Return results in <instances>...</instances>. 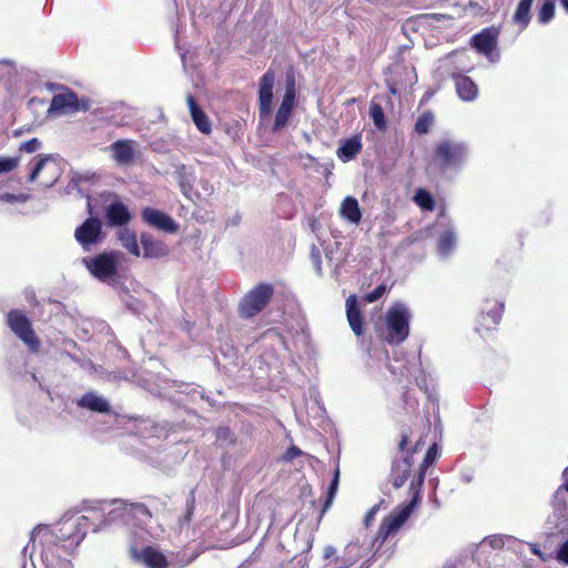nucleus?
<instances>
[{
    "mask_svg": "<svg viewBox=\"0 0 568 568\" xmlns=\"http://www.w3.org/2000/svg\"><path fill=\"white\" fill-rule=\"evenodd\" d=\"M379 506L374 505L365 515L364 523L366 526L369 525V523L374 519L376 513L378 511Z\"/></svg>",
    "mask_w": 568,
    "mask_h": 568,
    "instance_id": "nucleus-55",
    "label": "nucleus"
},
{
    "mask_svg": "<svg viewBox=\"0 0 568 568\" xmlns=\"http://www.w3.org/2000/svg\"><path fill=\"white\" fill-rule=\"evenodd\" d=\"M89 180V178L84 176V175H81V174H74L71 179V182L70 184L78 190V192L81 194V195H84V192L82 191L81 189V183L82 181H87Z\"/></svg>",
    "mask_w": 568,
    "mask_h": 568,
    "instance_id": "nucleus-54",
    "label": "nucleus"
},
{
    "mask_svg": "<svg viewBox=\"0 0 568 568\" xmlns=\"http://www.w3.org/2000/svg\"><path fill=\"white\" fill-rule=\"evenodd\" d=\"M302 161L303 165L305 168H308L313 162H315V158L310 154H306L305 156L302 158Z\"/></svg>",
    "mask_w": 568,
    "mask_h": 568,
    "instance_id": "nucleus-59",
    "label": "nucleus"
},
{
    "mask_svg": "<svg viewBox=\"0 0 568 568\" xmlns=\"http://www.w3.org/2000/svg\"><path fill=\"white\" fill-rule=\"evenodd\" d=\"M239 223V217H234L232 221H231V224L232 225H236Z\"/></svg>",
    "mask_w": 568,
    "mask_h": 568,
    "instance_id": "nucleus-64",
    "label": "nucleus"
},
{
    "mask_svg": "<svg viewBox=\"0 0 568 568\" xmlns=\"http://www.w3.org/2000/svg\"><path fill=\"white\" fill-rule=\"evenodd\" d=\"M555 0H542L537 6V22L541 26L548 24L555 17Z\"/></svg>",
    "mask_w": 568,
    "mask_h": 568,
    "instance_id": "nucleus-32",
    "label": "nucleus"
},
{
    "mask_svg": "<svg viewBox=\"0 0 568 568\" xmlns=\"http://www.w3.org/2000/svg\"><path fill=\"white\" fill-rule=\"evenodd\" d=\"M27 200H28V195H26V194H13V193H8V192L0 194V202L24 203V202H27Z\"/></svg>",
    "mask_w": 568,
    "mask_h": 568,
    "instance_id": "nucleus-49",
    "label": "nucleus"
},
{
    "mask_svg": "<svg viewBox=\"0 0 568 568\" xmlns=\"http://www.w3.org/2000/svg\"><path fill=\"white\" fill-rule=\"evenodd\" d=\"M42 146L41 141L38 138H32L26 142H22L19 146L20 152L34 153Z\"/></svg>",
    "mask_w": 568,
    "mask_h": 568,
    "instance_id": "nucleus-47",
    "label": "nucleus"
},
{
    "mask_svg": "<svg viewBox=\"0 0 568 568\" xmlns=\"http://www.w3.org/2000/svg\"><path fill=\"white\" fill-rule=\"evenodd\" d=\"M325 256L328 261V264L333 266V276L338 277V268L343 266V258L342 257H335L333 248L326 247L325 248Z\"/></svg>",
    "mask_w": 568,
    "mask_h": 568,
    "instance_id": "nucleus-44",
    "label": "nucleus"
},
{
    "mask_svg": "<svg viewBox=\"0 0 568 568\" xmlns=\"http://www.w3.org/2000/svg\"><path fill=\"white\" fill-rule=\"evenodd\" d=\"M295 81L294 78L292 77L287 80L285 93L280 105L293 110L295 104Z\"/></svg>",
    "mask_w": 568,
    "mask_h": 568,
    "instance_id": "nucleus-39",
    "label": "nucleus"
},
{
    "mask_svg": "<svg viewBox=\"0 0 568 568\" xmlns=\"http://www.w3.org/2000/svg\"><path fill=\"white\" fill-rule=\"evenodd\" d=\"M413 465V453L407 452L400 458L395 459L389 475L394 488H400L407 480Z\"/></svg>",
    "mask_w": 568,
    "mask_h": 568,
    "instance_id": "nucleus-19",
    "label": "nucleus"
},
{
    "mask_svg": "<svg viewBox=\"0 0 568 568\" xmlns=\"http://www.w3.org/2000/svg\"><path fill=\"white\" fill-rule=\"evenodd\" d=\"M186 102L192 121L197 128V130L204 134L211 133V121L209 120L207 115L202 110V108L196 103L192 94H187Z\"/></svg>",
    "mask_w": 568,
    "mask_h": 568,
    "instance_id": "nucleus-28",
    "label": "nucleus"
},
{
    "mask_svg": "<svg viewBox=\"0 0 568 568\" xmlns=\"http://www.w3.org/2000/svg\"><path fill=\"white\" fill-rule=\"evenodd\" d=\"M179 186H180L182 193L185 196L190 197V192L192 190V183L185 173H182V172L179 173Z\"/></svg>",
    "mask_w": 568,
    "mask_h": 568,
    "instance_id": "nucleus-51",
    "label": "nucleus"
},
{
    "mask_svg": "<svg viewBox=\"0 0 568 568\" xmlns=\"http://www.w3.org/2000/svg\"><path fill=\"white\" fill-rule=\"evenodd\" d=\"M425 476L426 471L419 468L417 475L412 479L409 485V494L412 495L410 500L406 505L393 511V514L383 521L379 528V535L383 540L397 531L406 523L415 508L420 504Z\"/></svg>",
    "mask_w": 568,
    "mask_h": 568,
    "instance_id": "nucleus-4",
    "label": "nucleus"
},
{
    "mask_svg": "<svg viewBox=\"0 0 568 568\" xmlns=\"http://www.w3.org/2000/svg\"><path fill=\"white\" fill-rule=\"evenodd\" d=\"M346 316L354 334L361 336L364 332V318L355 295H349L346 300Z\"/></svg>",
    "mask_w": 568,
    "mask_h": 568,
    "instance_id": "nucleus-23",
    "label": "nucleus"
},
{
    "mask_svg": "<svg viewBox=\"0 0 568 568\" xmlns=\"http://www.w3.org/2000/svg\"><path fill=\"white\" fill-rule=\"evenodd\" d=\"M74 237L84 251L103 240L102 223L99 217H88L74 231Z\"/></svg>",
    "mask_w": 568,
    "mask_h": 568,
    "instance_id": "nucleus-13",
    "label": "nucleus"
},
{
    "mask_svg": "<svg viewBox=\"0 0 568 568\" xmlns=\"http://www.w3.org/2000/svg\"><path fill=\"white\" fill-rule=\"evenodd\" d=\"M77 405L80 408L90 410L98 414H110L111 405L109 400L99 395L97 392H87L80 398L77 399Z\"/></svg>",
    "mask_w": 568,
    "mask_h": 568,
    "instance_id": "nucleus-20",
    "label": "nucleus"
},
{
    "mask_svg": "<svg viewBox=\"0 0 568 568\" xmlns=\"http://www.w3.org/2000/svg\"><path fill=\"white\" fill-rule=\"evenodd\" d=\"M292 112L293 110L280 105L275 114L272 131L278 132L283 128H285L288 122V119L291 118Z\"/></svg>",
    "mask_w": 568,
    "mask_h": 568,
    "instance_id": "nucleus-38",
    "label": "nucleus"
},
{
    "mask_svg": "<svg viewBox=\"0 0 568 568\" xmlns=\"http://www.w3.org/2000/svg\"><path fill=\"white\" fill-rule=\"evenodd\" d=\"M134 558L148 568H166L165 556L153 547H144L140 552L134 551Z\"/></svg>",
    "mask_w": 568,
    "mask_h": 568,
    "instance_id": "nucleus-25",
    "label": "nucleus"
},
{
    "mask_svg": "<svg viewBox=\"0 0 568 568\" xmlns=\"http://www.w3.org/2000/svg\"><path fill=\"white\" fill-rule=\"evenodd\" d=\"M60 535L51 531L47 526L38 525L31 532L30 542L23 547L21 554L29 556L33 562V552L39 542L40 556L45 568H73L71 561L63 557L69 554V547L75 546L74 536L68 530H61Z\"/></svg>",
    "mask_w": 568,
    "mask_h": 568,
    "instance_id": "nucleus-2",
    "label": "nucleus"
},
{
    "mask_svg": "<svg viewBox=\"0 0 568 568\" xmlns=\"http://www.w3.org/2000/svg\"><path fill=\"white\" fill-rule=\"evenodd\" d=\"M359 556L358 545L355 542H349L345 547L344 557H342V565L344 567L351 566Z\"/></svg>",
    "mask_w": 568,
    "mask_h": 568,
    "instance_id": "nucleus-41",
    "label": "nucleus"
},
{
    "mask_svg": "<svg viewBox=\"0 0 568 568\" xmlns=\"http://www.w3.org/2000/svg\"><path fill=\"white\" fill-rule=\"evenodd\" d=\"M48 89H50L51 91H54V90H58L61 88L60 84H57V83H48L47 84Z\"/></svg>",
    "mask_w": 568,
    "mask_h": 568,
    "instance_id": "nucleus-61",
    "label": "nucleus"
},
{
    "mask_svg": "<svg viewBox=\"0 0 568 568\" xmlns=\"http://www.w3.org/2000/svg\"><path fill=\"white\" fill-rule=\"evenodd\" d=\"M457 95L463 101H474L478 95L477 84L467 75L453 74Z\"/></svg>",
    "mask_w": 568,
    "mask_h": 568,
    "instance_id": "nucleus-26",
    "label": "nucleus"
},
{
    "mask_svg": "<svg viewBox=\"0 0 568 568\" xmlns=\"http://www.w3.org/2000/svg\"><path fill=\"white\" fill-rule=\"evenodd\" d=\"M125 306L135 315H141L145 310V304L134 296H129Z\"/></svg>",
    "mask_w": 568,
    "mask_h": 568,
    "instance_id": "nucleus-46",
    "label": "nucleus"
},
{
    "mask_svg": "<svg viewBox=\"0 0 568 568\" xmlns=\"http://www.w3.org/2000/svg\"><path fill=\"white\" fill-rule=\"evenodd\" d=\"M311 261L313 266L318 275H322V258L321 251L316 245H312L311 247Z\"/></svg>",
    "mask_w": 568,
    "mask_h": 568,
    "instance_id": "nucleus-48",
    "label": "nucleus"
},
{
    "mask_svg": "<svg viewBox=\"0 0 568 568\" xmlns=\"http://www.w3.org/2000/svg\"><path fill=\"white\" fill-rule=\"evenodd\" d=\"M534 0H519L511 17V23L518 28L519 32L525 31L532 18Z\"/></svg>",
    "mask_w": 568,
    "mask_h": 568,
    "instance_id": "nucleus-27",
    "label": "nucleus"
},
{
    "mask_svg": "<svg viewBox=\"0 0 568 568\" xmlns=\"http://www.w3.org/2000/svg\"><path fill=\"white\" fill-rule=\"evenodd\" d=\"M53 160H54V155L53 154H38L33 159V161L30 163V164H32V166L30 169L28 181L29 182H34L38 179L40 172L45 166V164L48 162H50V161H53Z\"/></svg>",
    "mask_w": 568,
    "mask_h": 568,
    "instance_id": "nucleus-34",
    "label": "nucleus"
},
{
    "mask_svg": "<svg viewBox=\"0 0 568 568\" xmlns=\"http://www.w3.org/2000/svg\"><path fill=\"white\" fill-rule=\"evenodd\" d=\"M369 115L373 120L374 125L378 130H385L386 119L383 108L378 103H372L369 108Z\"/></svg>",
    "mask_w": 568,
    "mask_h": 568,
    "instance_id": "nucleus-40",
    "label": "nucleus"
},
{
    "mask_svg": "<svg viewBox=\"0 0 568 568\" xmlns=\"http://www.w3.org/2000/svg\"><path fill=\"white\" fill-rule=\"evenodd\" d=\"M140 241L144 258H160L170 253L169 246L164 242L156 240L149 233H141Z\"/></svg>",
    "mask_w": 568,
    "mask_h": 568,
    "instance_id": "nucleus-21",
    "label": "nucleus"
},
{
    "mask_svg": "<svg viewBox=\"0 0 568 568\" xmlns=\"http://www.w3.org/2000/svg\"><path fill=\"white\" fill-rule=\"evenodd\" d=\"M362 135L355 134L348 139L341 141V145L336 151V155L343 163H347L355 159V156L362 151Z\"/></svg>",
    "mask_w": 568,
    "mask_h": 568,
    "instance_id": "nucleus-24",
    "label": "nucleus"
},
{
    "mask_svg": "<svg viewBox=\"0 0 568 568\" xmlns=\"http://www.w3.org/2000/svg\"><path fill=\"white\" fill-rule=\"evenodd\" d=\"M559 1H560L561 7L564 8V10L566 11V13H568V0H559Z\"/></svg>",
    "mask_w": 568,
    "mask_h": 568,
    "instance_id": "nucleus-62",
    "label": "nucleus"
},
{
    "mask_svg": "<svg viewBox=\"0 0 568 568\" xmlns=\"http://www.w3.org/2000/svg\"><path fill=\"white\" fill-rule=\"evenodd\" d=\"M407 443H408V436L405 435V434L402 435V438H400L399 444H398V448H399L400 452H404Z\"/></svg>",
    "mask_w": 568,
    "mask_h": 568,
    "instance_id": "nucleus-60",
    "label": "nucleus"
},
{
    "mask_svg": "<svg viewBox=\"0 0 568 568\" xmlns=\"http://www.w3.org/2000/svg\"><path fill=\"white\" fill-rule=\"evenodd\" d=\"M386 293V285H377L372 292L367 293L365 298L367 302L373 303L379 300Z\"/></svg>",
    "mask_w": 568,
    "mask_h": 568,
    "instance_id": "nucleus-50",
    "label": "nucleus"
},
{
    "mask_svg": "<svg viewBox=\"0 0 568 568\" xmlns=\"http://www.w3.org/2000/svg\"><path fill=\"white\" fill-rule=\"evenodd\" d=\"M341 215L353 224H358L362 220V212L358 201L353 196H346L341 205Z\"/></svg>",
    "mask_w": 568,
    "mask_h": 568,
    "instance_id": "nucleus-30",
    "label": "nucleus"
},
{
    "mask_svg": "<svg viewBox=\"0 0 568 568\" xmlns=\"http://www.w3.org/2000/svg\"><path fill=\"white\" fill-rule=\"evenodd\" d=\"M434 114L430 111L423 112L415 122L414 130L418 135L427 134L434 124Z\"/></svg>",
    "mask_w": 568,
    "mask_h": 568,
    "instance_id": "nucleus-35",
    "label": "nucleus"
},
{
    "mask_svg": "<svg viewBox=\"0 0 568 568\" xmlns=\"http://www.w3.org/2000/svg\"><path fill=\"white\" fill-rule=\"evenodd\" d=\"M80 110H88V101H80L75 92L65 89V92L53 95L48 112L64 114Z\"/></svg>",
    "mask_w": 568,
    "mask_h": 568,
    "instance_id": "nucleus-14",
    "label": "nucleus"
},
{
    "mask_svg": "<svg viewBox=\"0 0 568 568\" xmlns=\"http://www.w3.org/2000/svg\"><path fill=\"white\" fill-rule=\"evenodd\" d=\"M412 312L403 302H396L386 313L385 341L392 345L402 344L409 335Z\"/></svg>",
    "mask_w": 568,
    "mask_h": 568,
    "instance_id": "nucleus-5",
    "label": "nucleus"
},
{
    "mask_svg": "<svg viewBox=\"0 0 568 568\" xmlns=\"http://www.w3.org/2000/svg\"><path fill=\"white\" fill-rule=\"evenodd\" d=\"M417 81L415 69L407 65L395 64L388 68L385 79L389 94L396 95L407 87H412Z\"/></svg>",
    "mask_w": 568,
    "mask_h": 568,
    "instance_id": "nucleus-12",
    "label": "nucleus"
},
{
    "mask_svg": "<svg viewBox=\"0 0 568 568\" xmlns=\"http://www.w3.org/2000/svg\"><path fill=\"white\" fill-rule=\"evenodd\" d=\"M154 503V498H150L149 504L129 503L123 499L98 500L88 508L89 516L83 515L75 521H64L61 530H68L74 536L77 547L84 539L89 527L97 532L112 524L133 527L146 525L152 517L151 507Z\"/></svg>",
    "mask_w": 568,
    "mask_h": 568,
    "instance_id": "nucleus-1",
    "label": "nucleus"
},
{
    "mask_svg": "<svg viewBox=\"0 0 568 568\" xmlns=\"http://www.w3.org/2000/svg\"><path fill=\"white\" fill-rule=\"evenodd\" d=\"M263 347L261 361L268 367L280 368L281 352L288 351L287 343L276 328L265 331L260 337Z\"/></svg>",
    "mask_w": 568,
    "mask_h": 568,
    "instance_id": "nucleus-10",
    "label": "nucleus"
},
{
    "mask_svg": "<svg viewBox=\"0 0 568 568\" xmlns=\"http://www.w3.org/2000/svg\"><path fill=\"white\" fill-rule=\"evenodd\" d=\"M105 219L110 226H124L130 222L131 213L122 202L114 201L106 206Z\"/></svg>",
    "mask_w": 568,
    "mask_h": 568,
    "instance_id": "nucleus-22",
    "label": "nucleus"
},
{
    "mask_svg": "<svg viewBox=\"0 0 568 568\" xmlns=\"http://www.w3.org/2000/svg\"><path fill=\"white\" fill-rule=\"evenodd\" d=\"M192 509H193V505H191L190 508L187 509L186 519H190V517L192 515Z\"/></svg>",
    "mask_w": 568,
    "mask_h": 568,
    "instance_id": "nucleus-63",
    "label": "nucleus"
},
{
    "mask_svg": "<svg viewBox=\"0 0 568 568\" xmlns=\"http://www.w3.org/2000/svg\"><path fill=\"white\" fill-rule=\"evenodd\" d=\"M119 256L120 253L115 251L103 252L95 256L83 257L82 263L93 277L108 282L116 274Z\"/></svg>",
    "mask_w": 568,
    "mask_h": 568,
    "instance_id": "nucleus-9",
    "label": "nucleus"
},
{
    "mask_svg": "<svg viewBox=\"0 0 568 568\" xmlns=\"http://www.w3.org/2000/svg\"><path fill=\"white\" fill-rule=\"evenodd\" d=\"M142 220L151 227L168 234H174L179 230V224L166 213L146 206L141 212Z\"/></svg>",
    "mask_w": 568,
    "mask_h": 568,
    "instance_id": "nucleus-15",
    "label": "nucleus"
},
{
    "mask_svg": "<svg viewBox=\"0 0 568 568\" xmlns=\"http://www.w3.org/2000/svg\"><path fill=\"white\" fill-rule=\"evenodd\" d=\"M564 484L558 487L557 489H564V491H567L568 495V467L565 468L562 473Z\"/></svg>",
    "mask_w": 568,
    "mask_h": 568,
    "instance_id": "nucleus-57",
    "label": "nucleus"
},
{
    "mask_svg": "<svg viewBox=\"0 0 568 568\" xmlns=\"http://www.w3.org/2000/svg\"><path fill=\"white\" fill-rule=\"evenodd\" d=\"M413 200L416 203V205L419 206L424 211H434V209H435L434 196L426 189H422V187L417 189L415 191Z\"/></svg>",
    "mask_w": 568,
    "mask_h": 568,
    "instance_id": "nucleus-33",
    "label": "nucleus"
},
{
    "mask_svg": "<svg viewBox=\"0 0 568 568\" xmlns=\"http://www.w3.org/2000/svg\"><path fill=\"white\" fill-rule=\"evenodd\" d=\"M557 559L560 562L568 565V539L559 546L557 550Z\"/></svg>",
    "mask_w": 568,
    "mask_h": 568,
    "instance_id": "nucleus-53",
    "label": "nucleus"
},
{
    "mask_svg": "<svg viewBox=\"0 0 568 568\" xmlns=\"http://www.w3.org/2000/svg\"><path fill=\"white\" fill-rule=\"evenodd\" d=\"M18 164V156H0V174L11 172Z\"/></svg>",
    "mask_w": 568,
    "mask_h": 568,
    "instance_id": "nucleus-45",
    "label": "nucleus"
},
{
    "mask_svg": "<svg viewBox=\"0 0 568 568\" xmlns=\"http://www.w3.org/2000/svg\"><path fill=\"white\" fill-rule=\"evenodd\" d=\"M470 145L455 136L439 139L433 150L428 170L443 181L453 182L468 164Z\"/></svg>",
    "mask_w": 568,
    "mask_h": 568,
    "instance_id": "nucleus-3",
    "label": "nucleus"
},
{
    "mask_svg": "<svg viewBox=\"0 0 568 568\" xmlns=\"http://www.w3.org/2000/svg\"><path fill=\"white\" fill-rule=\"evenodd\" d=\"M505 545L504 536L501 535H491L488 537H485L481 542L479 544L478 548H484L486 546H489L493 549H500Z\"/></svg>",
    "mask_w": 568,
    "mask_h": 568,
    "instance_id": "nucleus-42",
    "label": "nucleus"
},
{
    "mask_svg": "<svg viewBox=\"0 0 568 568\" xmlns=\"http://www.w3.org/2000/svg\"><path fill=\"white\" fill-rule=\"evenodd\" d=\"M505 304L497 300H486L480 306L479 324L487 331L494 329L500 322Z\"/></svg>",
    "mask_w": 568,
    "mask_h": 568,
    "instance_id": "nucleus-17",
    "label": "nucleus"
},
{
    "mask_svg": "<svg viewBox=\"0 0 568 568\" xmlns=\"http://www.w3.org/2000/svg\"><path fill=\"white\" fill-rule=\"evenodd\" d=\"M460 481L464 484H470L474 479V475L469 470L460 471L459 474Z\"/></svg>",
    "mask_w": 568,
    "mask_h": 568,
    "instance_id": "nucleus-56",
    "label": "nucleus"
},
{
    "mask_svg": "<svg viewBox=\"0 0 568 568\" xmlns=\"http://www.w3.org/2000/svg\"><path fill=\"white\" fill-rule=\"evenodd\" d=\"M498 36V29L494 27L485 28L471 37L470 45L476 49L478 53L485 55L490 62L495 63L499 61L500 58L499 52H497Z\"/></svg>",
    "mask_w": 568,
    "mask_h": 568,
    "instance_id": "nucleus-11",
    "label": "nucleus"
},
{
    "mask_svg": "<svg viewBox=\"0 0 568 568\" xmlns=\"http://www.w3.org/2000/svg\"><path fill=\"white\" fill-rule=\"evenodd\" d=\"M274 83L275 74L271 70L266 71L260 79L258 109L261 116H267L272 112Z\"/></svg>",
    "mask_w": 568,
    "mask_h": 568,
    "instance_id": "nucleus-16",
    "label": "nucleus"
},
{
    "mask_svg": "<svg viewBox=\"0 0 568 568\" xmlns=\"http://www.w3.org/2000/svg\"><path fill=\"white\" fill-rule=\"evenodd\" d=\"M551 514L546 520L550 535L568 536V495L557 489L551 496Z\"/></svg>",
    "mask_w": 568,
    "mask_h": 568,
    "instance_id": "nucleus-6",
    "label": "nucleus"
},
{
    "mask_svg": "<svg viewBox=\"0 0 568 568\" xmlns=\"http://www.w3.org/2000/svg\"><path fill=\"white\" fill-rule=\"evenodd\" d=\"M216 443L220 446H232L236 443V436L227 426H220L215 429Z\"/></svg>",
    "mask_w": 568,
    "mask_h": 568,
    "instance_id": "nucleus-36",
    "label": "nucleus"
},
{
    "mask_svg": "<svg viewBox=\"0 0 568 568\" xmlns=\"http://www.w3.org/2000/svg\"><path fill=\"white\" fill-rule=\"evenodd\" d=\"M437 457H438V447L436 444H433L432 446L428 447L419 468L426 471L427 468L434 464V462L436 460Z\"/></svg>",
    "mask_w": 568,
    "mask_h": 568,
    "instance_id": "nucleus-43",
    "label": "nucleus"
},
{
    "mask_svg": "<svg viewBox=\"0 0 568 568\" xmlns=\"http://www.w3.org/2000/svg\"><path fill=\"white\" fill-rule=\"evenodd\" d=\"M457 246V234L455 227L448 223L437 241V252L442 257H448Z\"/></svg>",
    "mask_w": 568,
    "mask_h": 568,
    "instance_id": "nucleus-29",
    "label": "nucleus"
},
{
    "mask_svg": "<svg viewBox=\"0 0 568 568\" xmlns=\"http://www.w3.org/2000/svg\"><path fill=\"white\" fill-rule=\"evenodd\" d=\"M6 322L11 332L29 347L31 353L39 352L40 341L32 328L31 321L24 312L11 310L7 314Z\"/></svg>",
    "mask_w": 568,
    "mask_h": 568,
    "instance_id": "nucleus-7",
    "label": "nucleus"
},
{
    "mask_svg": "<svg viewBox=\"0 0 568 568\" xmlns=\"http://www.w3.org/2000/svg\"><path fill=\"white\" fill-rule=\"evenodd\" d=\"M338 485H339V467H338V465H336L334 473H333V478H332L331 484L327 489V495H326V500H325V504L323 507V511H326L331 507V505L336 496Z\"/></svg>",
    "mask_w": 568,
    "mask_h": 568,
    "instance_id": "nucleus-37",
    "label": "nucleus"
},
{
    "mask_svg": "<svg viewBox=\"0 0 568 568\" xmlns=\"http://www.w3.org/2000/svg\"><path fill=\"white\" fill-rule=\"evenodd\" d=\"M335 554H336L335 547H333V546L325 547V549H324V558L325 559H329V558L334 557Z\"/></svg>",
    "mask_w": 568,
    "mask_h": 568,
    "instance_id": "nucleus-58",
    "label": "nucleus"
},
{
    "mask_svg": "<svg viewBox=\"0 0 568 568\" xmlns=\"http://www.w3.org/2000/svg\"><path fill=\"white\" fill-rule=\"evenodd\" d=\"M274 290L267 283H261L252 288L241 300L239 313L243 318H251L261 313L273 296Z\"/></svg>",
    "mask_w": 568,
    "mask_h": 568,
    "instance_id": "nucleus-8",
    "label": "nucleus"
},
{
    "mask_svg": "<svg viewBox=\"0 0 568 568\" xmlns=\"http://www.w3.org/2000/svg\"><path fill=\"white\" fill-rule=\"evenodd\" d=\"M135 146L134 140H118L109 146L111 158L119 165H129L134 161Z\"/></svg>",
    "mask_w": 568,
    "mask_h": 568,
    "instance_id": "nucleus-18",
    "label": "nucleus"
},
{
    "mask_svg": "<svg viewBox=\"0 0 568 568\" xmlns=\"http://www.w3.org/2000/svg\"><path fill=\"white\" fill-rule=\"evenodd\" d=\"M118 239L122 246L132 255L140 256V247L136 241V234L128 227H123L118 232Z\"/></svg>",
    "mask_w": 568,
    "mask_h": 568,
    "instance_id": "nucleus-31",
    "label": "nucleus"
},
{
    "mask_svg": "<svg viewBox=\"0 0 568 568\" xmlns=\"http://www.w3.org/2000/svg\"><path fill=\"white\" fill-rule=\"evenodd\" d=\"M305 455L303 450H301L297 446L292 445L287 448L282 459L284 462L291 463L294 458Z\"/></svg>",
    "mask_w": 568,
    "mask_h": 568,
    "instance_id": "nucleus-52",
    "label": "nucleus"
}]
</instances>
